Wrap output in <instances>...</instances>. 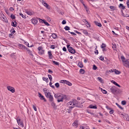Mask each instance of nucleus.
I'll list each match as a JSON object with an SVG mask.
<instances>
[{"instance_id": "nucleus-31", "label": "nucleus", "mask_w": 129, "mask_h": 129, "mask_svg": "<svg viewBox=\"0 0 129 129\" xmlns=\"http://www.w3.org/2000/svg\"><path fill=\"white\" fill-rule=\"evenodd\" d=\"M82 31L83 33V34H84V35H88V32H87V30L82 29Z\"/></svg>"}, {"instance_id": "nucleus-51", "label": "nucleus", "mask_w": 129, "mask_h": 129, "mask_svg": "<svg viewBox=\"0 0 129 129\" xmlns=\"http://www.w3.org/2000/svg\"><path fill=\"white\" fill-rule=\"evenodd\" d=\"M96 69H97V67H96V66H95V64H94L93 67V70H96Z\"/></svg>"}, {"instance_id": "nucleus-34", "label": "nucleus", "mask_w": 129, "mask_h": 129, "mask_svg": "<svg viewBox=\"0 0 129 129\" xmlns=\"http://www.w3.org/2000/svg\"><path fill=\"white\" fill-rule=\"evenodd\" d=\"M72 108H71L70 106H69V109H67L68 113H70L71 112V110H72Z\"/></svg>"}, {"instance_id": "nucleus-1", "label": "nucleus", "mask_w": 129, "mask_h": 129, "mask_svg": "<svg viewBox=\"0 0 129 129\" xmlns=\"http://www.w3.org/2000/svg\"><path fill=\"white\" fill-rule=\"evenodd\" d=\"M55 98L57 99V102H63L65 99H67L66 95L62 94H55L54 95Z\"/></svg>"}, {"instance_id": "nucleus-35", "label": "nucleus", "mask_w": 129, "mask_h": 129, "mask_svg": "<svg viewBox=\"0 0 129 129\" xmlns=\"http://www.w3.org/2000/svg\"><path fill=\"white\" fill-rule=\"evenodd\" d=\"M72 104H73V101L69 102L68 103V105L69 107V106H72Z\"/></svg>"}, {"instance_id": "nucleus-47", "label": "nucleus", "mask_w": 129, "mask_h": 129, "mask_svg": "<svg viewBox=\"0 0 129 129\" xmlns=\"http://www.w3.org/2000/svg\"><path fill=\"white\" fill-rule=\"evenodd\" d=\"M121 104L122 105H125V104H126V101H125V100L122 101H121Z\"/></svg>"}, {"instance_id": "nucleus-12", "label": "nucleus", "mask_w": 129, "mask_h": 129, "mask_svg": "<svg viewBox=\"0 0 129 129\" xmlns=\"http://www.w3.org/2000/svg\"><path fill=\"white\" fill-rule=\"evenodd\" d=\"M31 22L33 25H37L38 24V20L36 18H32L31 20Z\"/></svg>"}, {"instance_id": "nucleus-29", "label": "nucleus", "mask_w": 129, "mask_h": 129, "mask_svg": "<svg viewBox=\"0 0 129 129\" xmlns=\"http://www.w3.org/2000/svg\"><path fill=\"white\" fill-rule=\"evenodd\" d=\"M43 92L44 93V94L45 95L49 92V90H48L47 88H44Z\"/></svg>"}, {"instance_id": "nucleus-33", "label": "nucleus", "mask_w": 129, "mask_h": 129, "mask_svg": "<svg viewBox=\"0 0 129 129\" xmlns=\"http://www.w3.org/2000/svg\"><path fill=\"white\" fill-rule=\"evenodd\" d=\"M97 80H98V81H100L101 83H102L103 82V80H102V78L100 77H98Z\"/></svg>"}, {"instance_id": "nucleus-20", "label": "nucleus", "mask_w": 129, "mask_h": 129, "mask_svg": "<svg viewBox=\"0 0 129 129\" xmlns=\"http://www.w3.org/2000/svg\"><path fill=\"white\" fill-rule=\"evenodd\" d=\"M78 66H79V67H80V68H83V67H84L83 63H82V62H81V61L79 62V63L78 64Z\"/></svg>"}, {"instance_id": "nucleus-30", "label": "nucleus", "mask_w": 129, "mask_h": 129, "mask_svg": "<svg viewBox=\"0 0 129 129\" xmlns=\"http://www.w3.org/2000/svg\"><path fill=\"white\" fill-rule=\"evenodd\" d=\"M51 37L52 38H53V39H56L57 38V34L55 33H52L51 35Z\"/></svg>"}, {"instance_id": "nucleus-19", "label": "nucleus", "mask_w": 129, "mask_h": 129, "mask_svg": "<svg viewBox=\"0 0 129 129\" xmlns=\"http://www.w3.org/2000/svg\"><path fill=\"white\" fill-rule=\"evenodd\" d=\"M48 98H49V101L50 102H53V101H54V98L52 95L50 97H48Z\"/></svg>"}, {"instance_id": "nucleus-5", "label": "nucleus", "mask_w": 129, "mask_h": 129, "mask_svg": "<svg viewBox=\"0 0 129 129\" xmlns=\"http://www.w3.org/2000/svg\"><path fill=\"white\" fill-rule=\"evenodd\" d=\"M75 106H78V101L76 100H74L73 101V104L72 106H70L71 108H74Z\"/></svg>"}, {"instance_id": "nucleus-13", "label": "nucleus", "mask_w": 129, "mask_h": 129, "mask_svg": "<svg viewBox=\"0 0 129 129\" xmlns=\"http://www.w3.org/2000/svg\"><path fill=\"white\" fill-rule=\"evenodd\" d=\"M122 117H123V118H125L126 120H127V121H129V116L128 114H121Z\"/></svg>"}, {"instance_id": "nucleus-44", "label": "nucleus", "mask_w": 129, "mask_h": 129, "mask_svg": "<svg viewBox=\"0 0 129 129\" xmlns=\"http://www.w3.org/2000/svg\"><path fill=\"white\" fill-rule=\"evenodd\" d=\"M52 62L53 63V64H55V65H59V62L56 61L55 60H52Z\"/></svg>"}, {"instance_id": "nucleus-45", "label": "nucleus", "mask_w": 129, "mask_h": 129, "mask_svg": "<svg viewBox=\"0 0 129 129\" xmlns=\"http://www.w3.org/2000/svg\"><path fill=\"white\" fill-rule=\"evenodd\" d=\"M32 107L35 111H37V107H36V105H32Z\"/></svg>"}, {"instance_id": "nucleus-62", "label": "nucleus", "mask_w": 129, "mask_h": 129, "mask_svg": "<svg viewBox=\"0 0 129 129\" xmlns=\"http://www.w3.org/2000/svg\"><path fill=\"white\" fill-rule=\"evenodd\" d=\"M11 32L12 33V34H14L16 33V31L11 30Z\"/></svg>"}, {"instance_id": "nucleus-41", "label": "nucleus", "mask_w": 129, "mask_h": 129, "mask_svg": "<svg viewBox=\"0 0 129 129\" xmlns=\"http://www.w3.org/2000/svg\"><path fill=\"white\" fill-rule=\"evenodd\" d=\"M66 80H62L59 81V83H62V84H65Z\"/></svg>"}, {"instance_id": "nucleus-2", "label": "nucleus", "mask_w": 129, "mask_h": 129, "mask_svg": "<svg viewBox=\"0 0 129 129\" xmlns=\"http://www.w3.org/2000/svg\"><path fill=\"white\" fill-rule=\"evenodd\" d=\"M121 60L123 63V64L125 67H128L129 68V59H125L124 56H121Z\"/></svg>"}, {"instance_id": "nucleus-61", "label": "nucleus", "mask_w": 129, "mask_h": 129, "mask_svg": "<svg viewBox=\"0 0 129 129\" xmlns=\"http://www.w3.org/2000/svg\"><path fill=\"white\" fill-rule=\"evenodd\" d=\"M62 50H63V51H64V52H66V51H67V49H66V47H63L62 48Z\"/></svg>"}, {"instance_id": "nucleus-11", "label": "nucleus", "mask_w": 129, "mask_h": 129, "mask_svg": "<svg viewBox=\"0 0 129 129\" xmlns=\"http://www.w3.org/2000/svg\"><path fill=\"white\" fill-rule=\"evenodd\" d=\"M110 91L112 92V93H115V92L117 91L116 87L113 86L110 88Z\"/></svg>"}, {"instance_id": "nucleus-25", "label": "nucleus", "mask_w": 129, "mask_h": 129, "mask_svg": "<svg viewBox=\"0 0 129 129\" xmlns=\"http://www.w3.org/2000/svg\"><path fill=\"white\" fill-rule=\"evenodd\" d=\"M94 23L95 24V25H96V26H98V27H102V25H101V23H99V22H97V21H95Z\"/></svg>"}, {"instance_id": "nucleus-49", "label": "nucleus", "mask_w": 129, "mask_h": 129, "mask_svg": "<svg viewBox=\"0 0 129 129\" xmlns=\"http://www.w3.org/2000/svg\"><path fill=\"white\" fill-rule=\"evenodd\" d=\"M20 16H21V17L23 18V19H26L27 17L24 15L23 14L20 13Z\"/></svg>"}, {"instance_id": "nucleus-55", "label": "nucleus", "mask_w": 129, "mask_h": 129, "mask_svg": "<svg viewBox=\"0 0 129 129\" xmlns=\"http://www.w3.org/2000/svg\"><path fill=\"white\" fill-rule=\"evenodd\" d=\"M50 48L51 49H55V45H51L50 46Z\"/></svg>"}, {"instance_id": "nucleus-4", "label": "nucleus", "mask_w": 129, "mask_h": 129, "mask_svg": "<svg viewBox=\"0 0 129 129\" xmlns=\"http://www.w3.org/2000/svg\"><path fill=\"white\" fill-rule=\"evenodd\" d=\"M67 47L68 49V51L69 52H70V53H71L72 54H75L76 53V51L75 49H74V48H73V47L70 46V45H67Z\"/></svg>"}, {"instance_id": "nucleus-59", "label": "nucleus", "mask_w": 129, "mask_h": 129, "mask_svg": "<svg viewBox=\"0 0 129 129\" xmlns=\"http://www.w3.org/2000/svg\"><path fill=\"white\" fill-rule=\"evenodd\" d=\"M69 32L71 34V35H74V36H76V33L74 32H70V31H69Z\"/></svg>"}, {"instance_id": "nucleus-38", "label": "nucleus", "mask_w": 129, "mask_h": 129, "mask_svg": "<svg viewBox=\"0 0 129 129\" xmlns=\"http://www.w3.org/2000/svg\"><path fill=\"white\" fill-rule=\"evenodd\" d=\"M116 105H117V106H118V107H119V108H120V109H123V108L121 107L120 105L118 104L117 103H116Z\"/></svg>"}, {"instance_id": "nucleus-17", "label": "nucleus", "mask_w": 129, "mask_h": 129, "mask_svg": "<svg viewBox=\"0 0 129 129\" xmlns=\"http://www.w3.org/2000/svg\"><path fill=\"white\" fill-rule=\"evenodd\" d=\"M1 18L3 22H7V17L4 14L2 15Z\"/></svg>"}, {"instance_id": "nucleus-6", "label": "nucleus", "mask_w": 129, "mask_h": 129, "mask_svg": "<svg viewBox=\"0 0 129 129\" xmlns=\"http://www.w3.org/2000/svg\"><path fill=\"white\" fill-rule=\"evenodd\" d=\"M38 97L40 98V100H43L45 102L47 101V100H46V98H45V97L41 94V93L38 92Z\"/></svg>"}, {"instance_id": "nucleus-53", "label": "nucleus", "mask_w": 129, "mask_h": 129, "mask_svg": "<svg viewBox=\"0 0 129 129\" xmlns=\"http://www.w3.org/2000/svg\"><path fill=\"white\" fill-rule=\"evenodd\" d=\"M108 72H110V73L112 72H114V69L113 70H110L109 71H107V73H108Z\"/></svg>"}, {"instance_id": "nucleus-50", "label": "nucleus", "mask_w": 129, "mask_h": 129, "mask_svg": "<svg viewBox=\"0 0 129 129\" xmlns=\"http://www.w3.org/2000/svg\"><path fill=\"white\" fill-rule=\"evenodd\" d=\"M106 47V45L104 43H102L101 45V48H105Z\"/></svg>"}, {"instance_id": "nucleus-24", "label": "nucleus", "mask_w": 129, "mask_h": 129, "mask_svg": "<svg viewBox=\"0 0 129 129\" xmlns=\"http://www.w3.org/2000/svg\"><path fill=\"white\" fill-rule=\"evenodd\" d=\"M89 108H91V109H97V107H96V106H93V105H90L89 106Z\"/></svg>"}, {"instance_id": "nucleus-32", "label": "nucleus", "mask_w": 129, "mask_h": 129, "mask_svg": "<svg viewBox=\"0 0 129 129\" xmlns=\"http://www.w3.org/2000/svg\"><path fill=\"white\" fill-rule=\"evenodd\" d=\"M80 73H81V74H84L85 73V71L83 69H81L80 70Z\"/></svg>"}, {"instance_id": "nucleus-46", "label": "nucleus", "mask_w": 129, "mask_h": 129, "mask_svg": "<svg viewBox=\"0 0 129 129\" xmlns=\"http://www.w3.org/2000/svg\"><path fill=\"white\" fill-rule=\"evenodd\" d=\"M52 82H50L49 83V86H50V87H51V88H55V86H54V85H52Z\"/></svg>"}, {"instance_id": "nucleus-40", "label": "nucleus", "mask_w": 129, "mask_h": 129, "mask_svg": "<svg viewBox=\"0 0 129 129\" xmlns=\"http://www.w3.org/2000/svg\"><path fill=\"white\" fill-rule=\"evenodd\" d=\"M119 7H120V8H121V9H122V10H124V9H125V7L123 6V4H120L119 5Z\"/></svg>"}, {"instance_id": "nucleus-36", "label": "nucleus", "mask_w": 129, "mask_h": 129, "mask_svg": "<svg viewBox=\"0 0 129 129\" xmlns=\"http://www.w3.org/2000/svg\"><path fill=\"white\" fill-rule=\"evenodd\" d=\"M26 14H27V15H28L29 16L33 15V13L31 11H27Z\"/></svg>"}, {"instance_id": "nucleus-43", "label": "nucleus", "mask_w": 129, "mask_h": 129, "mask_svg": "<svg viewBox=\"0 0 129 129\" xmlns=\"http://www.w3.org/2000/svg\"><path fill=\"white\" fill-rule=\"evenodd\" d=\"M55 86L56 87V88H59V87H60V85L59 84V83H56L55 84Z\"/></svg>"}, {"instance_id": "nucleus-60", "label": "nucleus", "mask_w": 129, "mask_h": 129, "mask_svg": "<svg viewBox=\"0 0 129 129\" xmlns=\"http://www.w3.org/2000/svg\"><path fill=\"white\" fill-rule=\"evenodd\" d=\"M25 45L27 46L28 47H30V44L28 42H25Z\"/></svg>"}, {"instance_id": "nucleus-27", "label": "nucleus", "mask_w": 129, "mask_h": 129, "mask_svg": "<svg viewBox=\"0 0 129 129\" xmlns=\"http://www.w3.org/2000/svg\"><path fill=\"white\" fill-rule=\"evenodd\" d=\"M42 80H43V81H45L47 83L49 82V79H48V78L43 77Z\"/></svg>"}, {"instance_id": "nucleus-3", "label": "nucleus", "mask_w": 129, "mask_h": 129, "mask_svg": "<svg viewBox=\"0 0 129 129\" xmlns=\"http://www.w3.org/2000/svg\"><path fill=\"white\" fill-rule=\"evenodd\" d=\"M38 49V53L39 55H44L45 54V49L42 46H39L37 48Z\"/></svg>"}, {"instance_id": "nucleus-21", "label": "nucleus", "mask_w": 129, "mask_h": 129, "mask_svg": "<svg viewBox=\"0 0 129 129\" xmlns=\"http://www.w3.org/2000/svg\"><path fill=\"white\" fill-rule=\"evenodd\" d=\"M111 83H113L114 84V85H116V86H118V87H120V85H119L118 84H117V83H116V82L112 80L111 81Z\"/></svg>"}, {"instance_id": "nucleus-48", "label": "nucleus", "mask_w": 129, "mask_h": 129, "mask_svg": "<svg viewBox=\"0 0 129 129\" xmlns=\"http://www.w3.org/2000/svg\"><path fill=\"white\" fill-rule=\"evenodd\" d=\"M99 59L100 60H101V61H103L104 60V57H103V56L102 55L100 56L99 57Z\"/></svg>"}, {"instance_id": "nucleus-52", "label": "nucleus", "mask_w": 129, "mask_h": 129, "mask_svg": "<svg viewBox=\"0 0 129 129\" xmlns=\"http://www.w3.org/2000/svg\"><path fill=\"white\" fill-rule=\"evenodd\" d=\"M110 10H112V11H114L115 10V8L113 6H110Z\"/></svg>"}, {"instance_id": "nucleus-28", "label": "nucleus", "mask_w": 129, "mask_h": 129, "mask_svg": "<svg viewBox=\"0 0 129 129\" xmlns=\"http://www.w3.org/2000/svg\"><path fill=\"white\" fill-rule=\"evenodd\" d=\"M46 97H47V98H48V97L51 96V93L50 92H48V93H47L46 94H45Z\"/></svg>"}, {"instance_id": "nucleus-8", "label": "nucleus", "mask_w": 129, "mask_h": 129, "mask_svg": "<svg viewBox=\"0 0 129 129\" xmlns=\"http://www.w3.org/2000/svg\"><path fill=\"white\" fill-rule=\"evenodd\" d=\"M17 121L18 124V125H19L20 126H22V127H24V124L23 123V121H22V120H21V119L17 118Z\"/></svg>"}, {"instance_id": "nucleus-22", "label": "nucleus", "mask_w": 129, "mask_h": 129, "mask_svg": "<svg viewBox=\"0 0 129 129\" xmlns=\"http://www.w3.org/2000/svg\"><path fill=\"white\" fill-rule=\"evenodd\" d=\"M65 84H67V85H68L69 86H72V83L67 80H66Z\"/></svg>"}, {"instance_id": "nucleus-54", "label": "nucleus", "mask_w": 129, "mask_h": 129, "mask_svg": "<svg viewBox=\"0 0 129 129\" xmlns=\"http://www.w3.org/2000/svg\"><path fill=\"white\" fill-rule=\"evenodd\" d=\"M11 19H16V16H15V15L12 14L11 15Z\"/></svg>"}, {"instance_id": "nucleus-7", "label": "nucleus", "mask_w": 129, "mask_h": 129, "mask_svg": "<svg viewBox=\"0 0 129 129\" xmlns=\"http://www.w3.org/2000/svg\"><path fill=\"white\" fill-rule=\"evenodd\" d=\"M41 3H42V4L45 8H46L47 10H50V6L45 2L44 0H41Z\"/></svg>"}, {"instance_id": "nucleus-37", "label": "nucleus", "mask_w": 129, "mask_h": 129, "mask_svg": "<svg viewBox=\"0 0 129 129\" xmlns=\"http://www.w3.org/2000/svg\"><path fill=\"white\" fill-rule=\"evenodd\" d=\"M48 77L50 82L53 80V78H52V76H51L50 75H48Z\"/></svg>"}, {"instance_id": "nucleus-10", "label": "nucleus", "mask_w": 129, "mask_h": 129, "mask_svg": "<svg viewBox=\"0 0 129 129\" xmlns=\"http://www.w3.org/2000/svg\"><path fill=\"white\" fill-rule=\"evenodd\" d=\"M39 20L40 23H42V24H43V23H44V24H45V25H46V26H50V24H49V23L46 22V20H42L40 18H39Z\"/></svg>"}, {"instance_id": "nucleus-63", "label": "nucleus", "mask_w": 129, "mask_h": 129, "mask_svg": "<svg viewBox=\"0 0 129 129\" xmlns=\"http://www.w3.org/2000/svg\"><path fill=\"white\" fill-rule=\"evenodd\" d=\"M10 11H11V12H13L14 11V8L11 7L10 8Z\"/></svg>"}, {"instance_id": "nucleus-23", "label": "nucleus", "mask_w": 129, "mask_h": 129, "mask_svg": "<svg viewBox=\"0 0 129 129\" xmlns=\"http://www.w3.org/2000/svg\"><path fill=\"white\" fill-rule=\"evenodd\" d=\"M114 72L115 74H116L117 75L120 74V71H119L118 70H117L116 69H114Z\"/></svg>"}, {"instance_id": "nucleus-64", "label": "nucleus", "mask_w": 129, "mask_h": 129, "mask_svg": "<svg viewBox=\"0 0 129 129\" xmlns=\"http://www.w3.org/2000/svg\"><path fill=\"white\" fill-rule=\"evenodd\" d=\"M48 73H53V71H52V70H48Z\"/></svg>"}, {"instance_id": "nucleus-18", "label": "nucleus", "mask_w": 129, "mask_h": 129, "mask_svg": "<svg viewBox=\"0 0 129 129\" xmlns=\"http://www.w3.org/2000/svg\"><path fill=\"white\" fill-rule=\"evenodd\" d=\"M28 52V54L30 55V56H33V53H32V51L30 50V49L26 47V49Z\"/></svg>"}, {"instance_id": "nucleus-16", "label": "nucleus", "mask_w": 129, "mask_h": 129, "mask_svg": "<svg viewBox=\"0 0 129 129\" xmlns=\"http://www.w3.org/2000/svg\"><path fill=\"white\" fill-rule=\"evenodd\" d=\"M73 126H74L76 128L78 126V122L77 121H75L73 124Z\"/></svg>"}, {"instance_id": "nucleus-14", "label": "nucleus", "mask_w": 129, "mask_h": 129, "mask_svg": "<svg viewBox=\"0 0 129 129\" xmlns=\"http://www.w3.org/2000/svg\"><path fill=\"white\" fill-rule=\"evenodd\" d=\"M18 47H19V49H21V50H26L27 47L26 46L22 44H18Z\"/></svg>"}, {"instance_id": "nucleus-39", "label": "nucleus", "mask_w": 129, "mask_h": 129, "mask_svg": "<svg viewBox=\"0 0 129 129\" xmlns=\"http://www.w3.org/2000/svg\"><path fill=\"white\" fill-rule=\"evenodd\" d=\"M100 89H101V91H102V92L103 93H104V94H106L107 92L105 90H103L102 88H100Z\"/></svg>"}, {"instance_id": "nucleus-15", "label": "nucleus", "mask_w": 129, "mask_h": 129, "mask_svg": "<svg viewBox=\"0 0 129 129\" xmlns=\"http://www.w3.org/2000/svg\"><path fill=\"white\" fill-rule=\"evenodd\" d=\"M47 54L48 55L49 59H53L54 58V56L52 54V51L50 50L47 52Z\"/></svg>"}, {"instance_id": "nucleus-57", "label": "nucleus", "mask_w": 129, "mask_h": 129, "mask_svg": "<svg viewBox=\"0 0 129 129\" xmlns=\"http://www.w3.org/2000/svg\"><path fill=\"white\" fill-rule=\"evenodd\" d=\"M109 112L110 114H112V113H113V112H114V110H110V111Z\"/></svg>"}, {"instance_id": "nucleus-26", "label": "nucleus", "mask_w": 129, "mask_h": 129, "mask_svg": "<svg viewBox=\"0 0 129 129\" xmlns=\"http://www.w3.org/2000/svg\"><path fill=\"white\" fill-rule=\"evenodd\" d=\"M11 26H12V27H17V22L12 21L11 23Z\"/></svg>"}, {"instance_id": "nucleus-56", "label": "nucleus", "mask_w": 129, "mask_h": 129, "mask_svg": "<svg viewBox=\"0 0 129 129\" xmlns=\"http://www.w3.org/2000/svg\"><path fill=\"white\" fill-rule=\"evenodd\" d=\"M61 24L62 25H65V24H66V20H63L61 22Z\"/></svg>"}, {"instance_id": "nucleus-9", "label": "nucleus", "mask_w": 129, "mask_h": 129, "mask_svg": "<svg viewBox=\"0 0 129 129\" xmlns=\"http://www.w3.org/2000/svg\"><path fill=\"white\" fill-rule=\"evenodd\" d=\"M7 89L12 93H15V88L11 86H9L7 87Z\"/></svg>"}, {"instance_id": "nucleus-58", "label": "nucleus", "mask_w": 129, "mask_h": 129, "mask_svg": "<svg viewBox=\"0 0 129 129\" xmlns=\"http://www.w3.org/2000/svg\"><path fill=\"white\" fill-rule=\"evenodd\" d=\"M47 20L48 22H51V18L50 17H47Z\"/></svg>"}, {"instance_id": "nucleus-42", "label": "nucleus", "mask_w": 129, "mask_h": 129, "mask_svg": "<svg viewBox=\"0 0 129 129\" xmlns=\"http://www.w3.org/2000/svg\"><path fill=\"white\" fill-rule=\"evenodd\" d=\"M64 29L66 31H69V30H70V27L67 26L64 28Z\"/></svg>"}]
</instances>
